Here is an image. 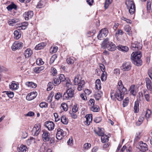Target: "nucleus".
I'll return each instance as SVG.
<instances>
[{
  "label": "nucleus",
  "mask_w": 152,
  "mask_h": 152,
  "mask_svg": "<svg viewBox=\"0 0 152 152\" xmlns=\"http://www.w3.org/2000/svg\"><path fill=\"white\" fill-rule=\"evenodd\" d=\"M140 51L133 52L131 55V58L132 63L138 66L141 65L142 61L140 58L141 57Z\"/></svg>",
  "instance_id": "nucleus-1"
},
{
  "label": "nucleus",
  "mask_w": 152,
  "mask_h": 152,
  "mask_svg": "<svg viewBox=\"0 0 152 152\" xmlns=\"http://www.w3.org/2000/svg\"><path fill=\"white\" fill-rule=\"evenodd\" d=\"M127 91H123V90L118 89L115 93L112 92L111 93L110 97L111 99L113 100H116L117 99L120 101L123 99L124 94H127Z\"/></svg>",
  "instance_id": "nucleus-2"
},
{
  "label": "nucleus",
  "mask_w": 152,
  "mask_h": 152,
  "mask_svg": "<svg viewBox=\"0 0 152 152\" xmlns=\"http://www.w3.org/2000/svg\"><path fill=\"white\" fill-rule=\"evenodd\" d=\"M102 47L104 48H106L110 51H114L116 48L115 45L113 42L110 41L108 38L105 39L103 41Z\"/></svg>",
  "instance_id": "nucleus-3"
},
{
  "label": "nucleus",
  "mask_w": 152,
  "mask_h": 152,
  "mask_svg": "<svg viewBox=\"0 0 152 152\" xmlns=\"http://www.w3.org/2000/svg\"><path fill=\"white\" fill-rule=\"evenodd\" d=\"M129 13L131 14H133L135 11V6L134 2L132 1H129L126 2Z\"/></svg>",
  "instance_id": "nucleus-4"
},
{
  "label": "nucleus",
  "mask_w": 152,
  "mask_h": 152,
  "mask_svg": "<svg viewBox=\"0 0 152 152\" xmlns=\"http://www.w3.org/2000/svg\"><path fill=\"white\" fill-rule=\"evenodd\" d=\"M74 94V90L71 88H69L63 95V98L64 99H70L73 96Z\"/></svg>",
  "instance_id": "nucleus-5"
},
{
  "label": "nucleus",
  "mask_w": 152,
  "mask_h": 152,
  "mask_svg": "<svg viewBox=\"0 0 152 152\" xmlns=\"http://www.w3.org/2000/svg\"><path fill=\"white\" fill-rule=\"evenodd\" d=\"M138 148L140 151L142 152H146V151L148 150V146L145 143L140 141L138 142Z\"/></svg>",
  "instance_id": "nucleus-6"
},
{
  "label": "nucleus",
  "mask_w": 152,
  "mask_h": 152,
  "mask_svg": "<svg viewBox=\"0 0 152 152\" xmlns=\"http://www.w3.org/2000/svg\"><path fill=\"white\" fill-rule=\"evenodd\" d=\"M132 66L129 62H124L121 67V69L124 71H128L130 70Z\"/></svg>",
  "instance_id": "nucleus-7"
},
{
  "label": "nucleus",
  "mask_w": 152,
  "mask_h": 152,
  "mask_svg": "<svg viewBox=\"0 0 152 152\" xmlns=\"http://www.w3.org/2000/svg\"><path fill=\"white\" fill-rule=\"evenodd\" d=\"M43 134H42V137L43 140L44 142L48 141L50 138V133L47 131L43 130Z\"/></svg>",
  "instance_id": "nucleus-8"
},
{
  "label": "nucleus",
  "mask_w": 152,
  "mask_h": 152,
  "mask_svg": "<svg viewBox=\"0 0 152 152\" xmlns=\"http://www.w3.org/2000/svg\"><path fill=\"white\" fill-rule=\"evenodd\" d=\"M41 131V126L40 124H35L33 128L32 132L34 133V135L36 136L39 134Z\"/></svg>",
  "instance_id": "nucleus-9"
},
{
  "label": "nucleus",
  "mask_w": 152,
  "mask_h": 152,
  "mask_svg": "<svg viewBox=\"0 0 152 152\" xmlns=\"http://www.w3.org/2000/svg\"><path fill=\"white\" fill-rule=\"evenodd\" d=\"M140 43L137 41L132 42L131 48L133 50H137L139 49H141L142 47L140 45Z\"/></svg>",
  "instance_id": "nucleus-10"
},
{
  "label": "nucleus",
  "mask_w": 152,
  "mask_h": 152,
  "mask_svg": "<svg viewBox=\"0 0 152 152\" xmlns=\"http://www.w3.org/2000/svg\"><path fill=\"white\" fill-rule=\"evenodd\" d=\"M23 46V43H22L15 42L13 44L12 48L13 50H15L17 49H20Z\"/></svg>",
  "instance_id": "nucleus-11"
},
{
  "label": "nucleus",
  "mask_w": 152,
  "mask_h": 152,
  "mask_svg": "<svg viewBox=\"0 0 152 152\" xmlns=\"http://www.w3.org/2000/svg\"><path fill=\"white\" fill-rule=\"evenodd\" d=\"M54 124L51 121H47L45 123V126L48 129L49 131L52 130L54 128Z\"/></svg>",
  "instance_id": "nucleus-12"
},
{
  "label": "nucleus",
  "mask_w": 152,
  "mask_h": 152,
  "mask_svg": "<svg viewBox=\"0 0 152 152\" xmlns=\"http://www.w3.org/2000/svg\"><path fill=\"white\" fill-rule=\"evenodd\" d=\"M34 15L33 12L32 11H29L25 12L23 14L26 20H28L29 19L31 18Z\"/></svg>",
  "instance_id": "nucleus-13"
},
{
  "label": "nucleus",
  "mask_w": 152,
  "mask_h": 152,
  "mask_svg": "<svg viewBox=\"0 0 152 152\" xmlns=\"http://www.w3.org/2000/svg\"><path fill=\"white\" fill-rule=\"evenodd\" d=\"M37 93L36 92H32L28 94L26 96V99L30 101L35 98L37 96Z\"/></svg>",
  "instance_id": "nucleus-14"
},
{
  "label": "nucleus",
  "mask_w": 152,
  "mask_h": 152,
  "mask_svg": "<svg viewBox=\"0 0 152 152\" xmlns=\"http://www.w3.org/2000/svg\"><path fill=\"white\" fill-rule=\"evenodd\" d=\"M146 86L148 89L150 91L152 90V83L151 80L148 77H146L145 79Z\"/></svg>",
  "instance_id": "nucleus-15"
},
{
  "label": "nucleus",
  "mask_w": 152,
  "mask_h": 152,
  "mask_svg": "<svg viewBox=\"0 0 152 152\" xmlns=\"http://www.w3.org/2000/svg\"><path fill=\"white\" fill-rule=\"evenodd\" d=\"M95 133L99 136H101L104 134V129L98 127L94 130Z\"/></svg>",
  "instance_id": "nucleus-16"
},
{
  "label": "nucleus",
  "mask_w": 152,
  "mask_h": 152,
  "mask_svg": "<svg viewBox=\"0 0 152 152\" xmlns=\"http://www.w3.org/2000/svg\"><path fill=\"white\" fill-rule=\"evenodd\" d=\"M85 118H86L85 122L86 124L88 125L90 124L92 120V117L91 114L87 115L85 116Z\"/></svg>",
  "instance_id": "nucleus-17"
},
{
  "label": "nucleus",
  "mask_w": 152,
  "mask_h": 152,
  "mask_svg": "<svg viewBox=\"0 0 152 152\" xmlns=\"http://www.w3.org/2000/svg\"><path fill=\"white\" fill-rule=\"evenodd\" d=\"M27 149L26 146L23 144L21 145L18 148V150L19 152H26Z\"/></svg>",
  "instance_id": "nucleus-18"
},
{
  "label": "nucleus",
  "mask_w": 152,
  "mask_h": 152,
  "mask_svg": "<svg viewBox=\"0 0 152 152\" xmlns=\"http://www.w3.org/2000/svg\"><path fill=\"white\" fill-rule=\"evenodd\" d=\"M117 88L118 89L120 90H123V91H127L126 89L124 86L121 80H119L118 83Z\"/></svg>",
  "instance_id": "nucleus-19"
},
{
  "label": "nucleus",
  "mask_w": 152,
  "mask_h": 152,
  "mask_svg": "<svg viewBox=\"0 0 152 152\" xmlns=\"http://www.w3.org/2000/svg\"><path fill=\"white\" fill-rule=\"evenodd\" d=\"M77 90L79 91H80L83 89L85 86V82L84 80H81V82L79 84H77Z\"/></svg>",
  "instance_id": "nucleus-20"
},
{
  "label": "nucleus",
  "mask_w": 152,
  "mask_h": 152,
  "mask_svg": "<svg viewBox=\"0 0 152 152\" xmlns=\"http://www.w3.org/2000/svg\"><path fill=\"white\" fill-rule=\"evenodd\" d=\"M33 53V52L30 48L27 49L25 51L24 55L26 58H28L31 56Z\"/></svg>",
  "instance_id": "nucleus-21"
},
{
  "label": "nucleus",
  "mask_w": 152,
  "mask_h": 152,
  "mask_svg": "<svg viewBox=\"0 0 152 152\" xmlns=\"http://www.w3.org/2000/svg\"><path fill=\"white\" fill-rule=\"evenodd\" d=\"M46 43L42 42L36 45L35 47V49L36 50L42 49L46 46Z\"/></svg>",
  "instance_id": "nucleus-22"
},
{
  "label": "nucleus",
  "mask_w": 152,
  "mask_h": 152,
  "mask_svg": "<svg viewBox=\"0 0 152 152\" xmlns=\"http://www.w3.org/2000/svg\"><path fill=\"white\" fill-rule=\"evenodd\" d=\"M102 94V92L101 91H98L96 92L94 95V97L97 100H99L101 98Z\"/></svg>",
  "instance_id": "nucleus-23"
},
{
  "label": "nucleus",
  "mask_w": 152,
  "mask_h": 152,
  "mask_svg": "<svg viewBox=\"0 0 152 152\" xmlns=\"http://www.w3.org/2000/svg\"><path fill=\"white\" fill-rule=\"evenodd\" d=\"M129 91L131 94L134 96H136L137 92L135 90V86L134 85H132L130 87Z\"/></svg>",
  "instance_id": "nucleus-24"
},
{
  "label": "nucleus",
  "mask_w": 152,
  "mask_h": 152,
  "mask_svg": "<svg viewBox=\"0 0 152 152\" xmlns=\"http://www.w3.org/2000/svg\"><path fill=\"white\" fill-rule=\"evenodd\" d=\"M124 30L128 32L127 34L129 35H131L132 33L130 32L131 30V27L129 25H125L124 27Z\"/></svg>",
  "instance_id": "nucleus-25"
},
{
  "label": "nucleus",
  "mask_w": 152,
  "mask_h": 152,
  "mask_svg": "<svg viewBox=\"0 0 152 152\" xmlns=\"http://www.w3.org/2000/svg\"><path fill=\"white\" fill-rule=\"evenodd\" d=\"M44 69V67L43 66L37 67L34 68V71L35 72L38 73L43 70Z\"/></svg>",
  "instance_id": "nucleus-26"
},
{
  "label": "nucleus",
  "mask_w": 152,
  "mask_h": 152,
  "mask_svg": "<svg viewBox=\"0 0 152 152\" xmlns=\"http://www.w3.org/2000/svg\"><path fill=\"white\" fill-rule=\"evenodd\" d=\"M9 88L11 89L15 90L18 89V85L14 82H12L11 84L9 85Z\"/></svg>",
  "instance_id": "nucleus-27"
},
{
  "label": "nucleus",
  "mask_w": 152,
  "mask_h": 152,
  "mask_svg": "<svg viewBox=\"0 0 152 152\" xmlns=\"http://www.w3.org/2000/svg\"><path fill=\"white\" fill-rule=\"evenodd\" d=\"M52 82L53 85L54 86H57L61 83L60 81L59 80L58 77L56 78H53L52 80Z\"/></svg>",
  "instance_id": "nucleus-28"
},
{
  "label": "nucleus",
  "mask_w": 152,
  "mask_h": 152,
  "mask_svg": "<svg viewBox=\"0 0 152 152\" xmlns=\"http://www.w3.org/2000/svg\"><path fill=\"white\" fill-rule=\"evenodd\" d=\"M17 8V6L13 3H12L8 5L7 7V9L8 11H10L13 9H16Z\"/></svg>",
  "instance_id": "nucleus-29"
},
{
  "label": "nucleus",
  "mask_w": 152,
  "mask_h": 152,
  "mask_svg": "<svg viewBox=\"0 0 152 152\" xmlns=\"http://www.w3.org/2000/svg\"><path fill=\"white\" fill-rule=\"evenodd\" d=\"M101 136V141L102 143H106V142H108L109 137L107 135L103 134Z\"/></svg>",
  "instance_id": "nucleus-30"
},
{
  "label": "nucleus",
  "mask_w": 152,
  "mask_h": 152,
  "mask_svg": "<svg viewBox=\"0 0 152 152\" xmlns=\"http://www.w3.org/2000/svg\"><path fill=\"white\" fill-rule=\"evenodd\" d=\"M118 49L124 52H126L128 51L129 48L127 46L121 45L118 47Z\"/></svg>",
  "instance_id": "nucleus-31"
},
{
  "label": "nucleus",
  "mask_w": 152,
  "mask_h": 152,
  "mask_svg": "<svg viewBox=\"0 0 152 152\" xmlns=\"http://www.w3.org/2000/svg\"><path fill=\"white\" fill-rule=\"evenodd\" d=\"M26 84L28 87L31 88H34L37 86V85L32 82H28L26 83Z\"/></svg>",
  "instance_id": "nucleus-32"
},
{
  "label": "nucleus",
  "mask_w": 152,
  "mask_h": 152,
  "mask_svg": "<svg viewBox=\"0 0 152 152\" xmlns=\"http://www.w3.org/2000/svg\"><path fill=\"white\" fill-rule=\"evenodd\" d=\"M45 3V2L44 0H41L38 3L37 6V7L38 8H41L44 6Z\"/></svg>",
  "instance_id": "nucleus-33"
},
{
  "label": "nucleus",
  "mask_w": 152,
  "mask_h": 152,
  "mask_svg": "<svg viewBox=\"0 0 152 152\" xmlns=\"http://www.w3.org/2000/svg\"><path fill=\"white\" fill-rule=\"evenodd\" d=\"M82 80L81 78L80 79L79 76H76L75 78L74 82V84L75 85H77L79 83L81 82V80Z\"/></svg>",
  "instance_id": "nucleus-34"
},
{
  "label": "nucleus",
  "mask_w": 152,
  "mask_h": 152,
  "mask_svg": "<svg viewBox=\"0 0 152 152\" xmlns=\"http://www.w3.org/2000/svg\"><path fill=\"white\" fill-rule=\"evenodd\" d=\"M143 94L146 100L148 102L150 101V96L148 92L146 90L143 91Z\"/></svg>",
  "instance_id": "nucleus-35"
},
{
  "label": "nucleus",
  "mask_w": 152,
  "mask_h": 152,
  "mask_svg": "<svg viewBox=\"0 0 152 152\" xmlns=\"http://www.w3.org/2000/svg\"><path fill=\"white\" fill-rule=\"evenodd\" d=\"M140 134L141 133L140 132H138L136 133L134 140L135 142H137L140 139L141 137Z\"/></svg>",
  "instance_id": "nucleus-36"
},
{
  "label": "nucleus",
  "mask_w": 152,
  "mask_h": 152,
  "mask_svg": "<svg viewBox=\"0 0 152 152\" xmlns=\"http://www.w3.org/2000/svg\"><path fill=\"white\" fill-rule=\"evenodd\" d=\"M75 58L73 57H70L66 59V61L68 64H72L74 62Z\"/></svg>",
  "instance_id": "nucleus-37"
},
{
  "label": "nucleus",
  "mask_w": 152,
  "mask_h": 152,
  "mask_svg": "<svg viewBox=\"0 0 152 152\" xmlns=\"http://www.w3.org/2000/svg\"><path fill=\"white\" fill-rule=\"evenodd\" d=\"M134 109L135 113L138 112L139 110V104L138 102H135Z\"/></svg>",
  "instance_id": "nucleus-38"
},
{
  "label": "nucleus",
  "mask_w": 152,
  "mask_h": 152,
  "mask_svg": "<svg viewBox=\"0 0 152 152\" xmlns=\"http://www.w3.org/2000/svg\"><path fill=\"white\" fill-rule=\"evenodd\" d=\"M14 38L17 39H19L21 37V34H19V32L17 30L14 31Z\"/></svg>",
  "instance_id": "nucleus-39"
},
{
  "label": "nucleus",
  "mask_w": 152,
  "mask_h": 152,
  "mask_svg": "<svg viewBox=\"0 0 152 152\" xmlns=\"http://www.w3.org/2000/svg\"><path fill=\"white\" fill-rule=\"evenodd\" d=\"M91 109L94 112H97L99 110V106L96 105L92 106Z\"/></svg>",
  "instance_id": "nucleus-40"
},
{
  "label": "nucleus",
  "mask_w": 152,
  "mask_h": 152,
  "mask_svg": "<svg viewBox=\"0 0 152 152\" xmlns=\"http://www.w3.org/2000/svg\"><path fill=\"white\" fill-rule=\"evenodd\" d=\"M3 93H6V95L10 98H12L14 96V93L12 92L4 91Z\"/></svg>",
  "instance_id": "nucleus-41"
},
{
  "label": "nucleus",
  "mask_w": 152,
  "mask_h": 152,
  "mask_svg": "<svg viewBox=\"0 0 152 152\" xmlns=\"http://www.w3.org/2000/svg\"><path fill=\"white\" fill-rule=\"evenodd\" d=\"M57 132L59 133L60 135L63 137L65 136L66 134V133L65 131H64L62 129L59 128L57 129Z\"/></svg>",
  "instance_id": "nucleus-42"
},
{
  "label": "nucleus",
  "mask_w": 152,
  "mask_h": 152,
  "mask_svg": "<svg viewBox=\"0 0 152 152\" xmlns=\"http://www.w3.org/2000/svg\"><path fill=\"white\" fill-rule=\"evenodd\" d=\"M112 1L113 0H106L104 5V7L105 9H107L109 5L112 2Z\"/></svg>",
  "instance_id": "nucleus-43"
},
{
  "label": "nucleus",
  "mask_w": 152,
  "mask_h": 152,
  "mask_svg": "<svg viewBox=\"0 0 152 152\" xmlns=\"http://www.w3.org/2000/svg\"><path fill=\"white\" fill-rule=\"evenodd\" d=\"M61 122L64 124H68V121L66 119L65 116H62L61 118Z\"/></svg>",
  "instance_id": "nucleus-44"
},
{
  "label": "nucleus",
  "mask_w": 152,
  "mask_h": 152,
  "mask_svg": "<svg viewBox=\"0 0 152 152\" xmlns=\"http://www.w3.org/2000/svg\"><path fill=\"white\" fill-rule=\"evenodd\" d=\"M144 118L143 116H140L139 118L138 121L136 122V124L137 126H140L142 123Z\"/></svg>",
  "instance_id": "nucleus-45"
},
{
  "label": "nucleus",
  "mask_w": 152,
  "mask_h": 152,
  "mask_svg": "<svg viewBox=\"0 0 152 152\" xmlns=\"http://www.w3.org/2000/svg\"><path fill=\"white\" fill-rule=\"evenodd\" d=\"M100 32L103 35V36L106 37L108 31L106 28H104L101 30Z\"/></svg>",
  "instance_id": "nucleus-46"
},
{
  "label": "nucleus",
  "mask_w": 152,
  "mask_h": 152,
  "mask_svg": "<svg viewBox=\"0 0 152 152\" xmlns=\"http://www.w3.org/2000/svg\"><path fill=\"white\" fill-rule=\"evenodd\" d=\"M17 22V20L15 19H10L8 22L9 25L13 26V24Z\"/></svg>",
  "instance_id": "nucleus-47"
},
{
  "label": "nucleus",
  "mask_w": 152,
  "mask_h": 152,
  "mask_svg": "<svg viewBox=\"0 0 152 152\" xmlns=\"http://www.w3.org/2000/svg\"><path fill=\"white\" fill-rule=\"evenodd\" d=\"M129 99L127 97L123 101V106L124 107H125L127 106L129 102Z\"/></svg>",
  "instance_id": "nucleus-48"
},
{
  "label": "nucleus",
  "mask_w": 152,
  "mask_h": 152,
  "mask_svg": "<svg viewBox=\"0 0 152 152\" xmlns=\"http://www.w3.org/2000/svg\"><path fill=\"white\" fill-rule=\"evenodd\" d=\"M77 112H73L72 111H69V113L70 114V116L72 118L75 119L77 117Z\"/></svg>",
  "instance_id": "nucleus-49"
},
{
  "label": "nucleus",
  "mask_w": 152,
  "mask_h": 152,
  "mask_svg": "<svg viewBox=\"0 0 152 152\" xmlns=\"http://www.w3.org/2000/svg\"><path fill=\"white\" fill-rule=\"evenodd\" d=\"M107 78V73L106 72H103L102 74L101 79L102 81L106 80Z\"/></svg>",
  "instance_id": "nucleus-50"
},
{
  "label": "nucleus",
  "mask_w": 152,
  "mask_h": 152,
  "mask_svg": "<svg viewBox=\"0 0 152 152\" xmlns=\"http://www.w3.org/2000/svg\"><path fill=\"white\" fill-rule=\"evenodd\" d=\"M61 106L64 111H66L68 110V107L66 103H63L61 104Z\"/></svg>",
  "instance_id": "nucleus-51"
},
{
  "label": "nucleus",
  "mask_w": 152,
  "mask_h": 152,
  "mask_svg": "<svg viewBox=\"0 0 152 152\" xmlns=\"http://www.w3.org/2000/svg\"><path fill=\"white\" fill-rule=\"evenodd\" d=\"M37 64L38 65H43L44 62L41 58H38L36 60Z\"/></svg>",
  "instance_id": "nucleus-52"
},
{
  "label": "nucleus",
  "mask_w": 152,
  "mask_h": 152,
  "mask_svg": "<svg viewBox=\"0 0 152 152\" xmlns=\"http://www.w3.org/2000/svg\"><path fill=\"white\" fill-rule=\"evenodd\" d=\"M59 81L61 83V82H64L66 80L64 75L63 74H61L58 77Z\"/></svg>",
  "instance_id": "nucleus-53"
},
{
  "label": "nucleus",
  "mask_w": 152,
  "mask_h": 152,
  "mask_svg": "<svg viewBox=\"0 0 152 152\" xmlns=\"http://www.w3.org/2000/svg\"><path fill=\"white\" fill-rule=\"evenodd\" d=\"M151 113V112L150 110H148L146 111L145 113V118L148 121V119L150 117Z\"/></svg>",
  "instance_id": "nucleus-54"
},
{
  "label": "nucleus",
  "mask_w": 152,
  "mask_h": 152,
  "mask_svg": "<svg viewBox=\"0 0 152 152\" xmlns=\"http://www.w3.org/2000/svg\"><path fill=\"white\" fill-rule=\"evenodd\" d=\"M48 104L45 102H42L39 104V107L42 108H46L48 107Z\"/></svg>",
  "instance_id": "nucleus-55"
},
{
  "label": "nucleus",
  "mask_w": 152,
  "mask_h": 152,
  "mask_svg": "<svg viewBox=\"0 0 152 152\" xmlns=\"http://www.w3.org/2000/svg\"><path fill=\"white\" fill-rule=\"evenodd\" d=\"M19 25L25 28L26 29L28 25V22L26 21L20 24Z\"/></svg>",
  "instance_id": "nucleus-56"
},
{
  "label": "nucleus",
  "mask_w": 152,
  "mask_h": 152,
  "mask_svg": "<svg viewBox=\"0 0 152 152\" xmlns=\"http://www.w3.org/2000/svg\"><path fill=\"white\" fill-rule=\"evenodd\" d=\"M58 50V47L57 46L54 47L53 48H51L50 51L51 52L53 53H54L56 52Z\"/></svg>",
  "instance_id": "nucleus-57"
},
{
  "label": "nucleus",
  "mask_w": 152,
  "mask_h": 152,
  "mask_svg": "<svg viewBox=\"0 0 152 152\" xmlns=\"http://www.w3.org/2000/svg\"><path fill=\"white\" fill-rule=\"evenodd\" d=\"M62 94L59 92L56 94L55 96V98L56 99L58 100L62 97Z\"/></svg>",
  "instance_id": "nucleus-58"
},
{
  "label": "nucleus",
  "mask_w": 152,
  "mask_h": 152,
  "mask_svg": "<svg viewBox=\"0 0 152 152\" xmlns=\"http://www.w3.org/2000/svg\"><path fill=\"white\" fill-rule=\"evenodd\" d=\"M57 56L56 55H53L50 58V62L51 64L53 63L55 60L57 58Z\"/></svg>",
  "instance_id": "nucleus-59"
},
{
  "label": "nucleus",
  "mask_w": 152,
  "mask_h": 152,
  "mask_svg": "<svg viewBox=\"0 0 152 152\" xmlns=\"http://www.w3.org/2000/svg\"><path fill=\"white\" fill-rule=\"evenodd\" d=\"M91 145L90 143H86L83 145V148L85 149H88L91 147Z\"/></svg>",
  "instance_id": "nucleus-60"
},
{
  "label": "nucleus",
  "mask_w": 152,
  "mask_h": 152,
  "mask_svg": "<svg viewBox=\"0 0 152 152\" xmlns=\"http://www.w3.org/2000/svg\"><path fill=\"white\" fill-rule=\"evenodd\" d=\"M99 65L100 68L102 72H105V68L104 65L102 64H100Z\"/></svg>",
  "instance_id": "nucleus-61"
},
{
  "label": "nucleus",
  "mask_w": 152,
  "mask_h": 152,
  "mask_svg": "<svg viewBox=\"0 0 152 152\" xmlns=\"http://www.w3.org/2000/svg\"><path fill=\"white\" fill-rule=\"evenodd\" d=\"M53 83L52 82H49L48 83V87L47 88V91H50L53 88Z\"/></svg>",
  "instance_id": "nucleus-62"
},
{
  "label": "nucleus",
  "mask_w": 152,
  "mask_h": 152,
  "mask_svg": "<svg viewBox=\"0 0 152 152\" xmlns=\"http://www.w3.org/2000/svg\"><path fill=\"white\" fill-rule=\"evenodd\" d=\"M151 3L150 1H148L147 4V8L148 10H150L151 9Z\"/></svg>",
  "instance_id": "nucleus-63"
},
{
  "label": "nucleus",
  "mask_w": 152,
  "mask_h": 152,
  "mask_svg": "<svg viewBox=\"0 0 152 152\" xmlns=\"http://www.w3.org/2000/svg\"><path fill=\"white\" fill-rule=\"evenodd\" d=\"M102 120L101 118L100 117H97L96 118L94 119V121L96 123H98L100 122Z\"/></svg>",
  "instance_id": "nucleus-64"
}]
</instances>
